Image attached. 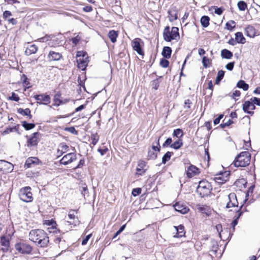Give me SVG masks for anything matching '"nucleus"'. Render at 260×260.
I'll use <instances>...</instances> for the list:
<instances>
[{
    "label": "nucleus",
    "mask_w": 260,
    "mask_h": 260,
    "mask_svg": "<svg viewBox=\"0 0 260 260\" xmlns=\"http://www.w3.org/2000/svg\"><path fill=\"white\" fill-rule=\"evenodd\" d=\"M29 239L41 247H47L49 241L47 234L41 229L31 230L29 234Z\"/></svg>",
    "instance_id": "obj_1"
},
{
    "label": "nucleus",
    "mask_w": 260,
    "mask_h": 260,
    "mask_svg": "<svg viewBox=\"0 0 260 260\" xmlns=\"http://www.w3.org/2000/svg\"><path fill=\"white\" fill-rule=\"evenodd\" d=\"M251 154L247 151L241 152L234 161L236 167H244L248 166L250 162Z\"/></svg>",
    "instance_id": "obj_2"
},
{
    "label": "nucleus",
    "mask_w": 260,
    "mask_h": 260,
    "mask_svg": "<svg viewBox=\"0 0 260 260\" xmlns=\"http://www.w3.org/2000/svg\"><path fill=\"white\" fill-rule=\"evenodd\" d=\"M212 187L210 183L207 180H201L199 182L197 191L202 197L208 196L211 192Z\"/></svg>",
    "instance_id": "obj_3"
},
{
    "label": "nucleus",
    "mask_w": 260,
    "mask_h": 260,
    "mask_svg": "<svg viewBox=\"0 0 260 260\" xmlns=\"http://www.w3.org/2000/svg\"><path fill=\"white\" fill-rule=\"evenodd\" d=\"M30 190V187H25L21 188L19 192V197L20 200L25 202L32 201L33 198Z\"/></svg>",
    "instance_id": "obj_4"
},
{
    "label": "nucleus",
    "mask_w": 260,
    "mask_h": 260,
    "mask_svg": "<svg viewBox=\"0 0 260 260\" xmlns=\"http://www.w3.org/2000/svg\"><path fill=\"white\" fill-rule=\"evenodd\" d=\"M34 98L37 101V104L39 105H47L51 102L50 95L46 94H36L34 96Z\"/></svg>",
    "instance_id": "obj_5"
},
{
    "label": "nucleus",
    "mask_w": 260,
    "mask_h": 260,
    "mask_svg": "<svg viewBox=\"0 0 260 260\" xmlns=\"http://www.w3.org/2000/svg\"><path fill=\"white\" fill-rule=\"evenodd\" d=\"M15 247L16 250L22 254L29 253L32 250L29 245L21 243H16Z\"/></svg>",
    "instance_id": "obj_6"
},
{
    "label": "nucleus",
    "mask_w": 260,
    "mask_h": 260,
    "mask_svg": "<svg viewBox=\"0 0 260 260\" xmlns=\"http://www.w3.org/2000/svg\"><path fill=\"white\" fill-rule=\"evenodd\" d=\"M40 135L38 132L34 133L27 141V146L28 147H35L38 145L39 142V137Z\"/></svg>",
    "instance_id": "obj_7"
},
{
    "label": "nucleus",
    "mask_w": 260,
    "mask_h": 260,
    "mask_svg": "<svg viewBox=\"0 0 260 260\" xmlns=\"http://www.w3.org/2000/svg\"><path fill=\"white\" fill-rule=\"evenodd\" d=\"M76 159V155L74 153H69L65 155L60 160V162L64 165H67Z\"/></svg>",
    "instance_id": "obj_8"
},
{
    "label": "nucleus",
    "mask_w": 260,
    "mask_h": 260,
    "mask_svg": "<svg viewBox=\"0 0 260 260\" xmlns=\"http://www.w3.org/2000/svg\"><path fill=\"white\" fill-rule=\"evenodd\" d=\"M12 164L4 160H0V170L5 172H11L13 170Z\"/></svg>",
    "instance_id": "obj_9"
},
{
    "label": "nucleus",
    "mask_w": 260,
    "mask_h": 260,
    "mask_svg": "<svg viewBox=\"0 0 260 260\" xmlns=\"http://www.w3.org/2000/svg\"><path fill=\"white\" fill-rule=\"evenodd\" d=\"M41 164H42L41 161L37 157H30L26 159L24 167L28 168Z\"/></svg>",
    "instance_id": "obj_10"
},
{
    "label": "nucleus",
    "mask_w": 260,
    "mask_h": 260,
    "mask_svg": "<svg viewBox=\"0 0 260 260\" xmlns=\"http://www.w3.org/2000/svg\"><path fill=\"white\" fill-rule=\"evenodd\" d=\"M174 229L175 232L173 234L174 238H181L185 236V232L183 225L180 224L178 226H174Z\"/></svg>",
    "instance_id": "obj_11"
},
{
    "label": "nucleus",
    "mask_w": 260,
    "mask_h": 260,
    "mask_svg": "<svg viewBox=\"0 0 260 260\" xmlns=\"http://www.w3.org/2000/svg\"><path fill=\"white\" fill-rule=\"evenodd\" d=\"M255 109V106L251 101H247L244 102L243 104V111L248 113L252 115L254 114V112L251 111H249L250 109L251 110H254Z\"/></svg>",
    "instance_id": "obj_12"
},
{
    "label": "nucleus",
    "mask_w": 260,
    "mask_h": 260,
    "mask_svg": "<svg viewBox=\"0 0 260 260\" xmlns=\"http://www.w3.org/2000/svg\"><path fill=\"white\" fill-rule=\"evenodd\" d=\"M199 168L193 165H190L188 168L186 172L187 176L188 178H192L200 173Z\"/></svg>",
    "instance_id": "obj_13"
},
{
    "label": "nucleus",
    "mask_w": 260,
    "mask_h": 260,
    "mask_svg": "<svg viewBox=\"0 0 260 260\" xmlns=\"http://www.w3.org/2000/svg\"><path fill=\"white\" fill-rule=\"evenodd\" d=\"M174 207L176 211L182 214L187 213L189 210V208L186 205L180 203H176L174 205Z\"/></svg>",
    "instance_id": "obj_14"
},
{
    "label": "nucleus",
    "mask_w": 260,
    "mask_h": 260,
    "mask_svg": "<svg viewBox=\"0 0 260 260\" xmlns=\"http://www.w3.org/2000/svg\"><path fill=\"white\" fill-rule=\"evenodd\" d=\"M62 54L60 52L50 50L48 55V58L50 61H58L62 58Z\"/></svg>",
    "instance_id": "obj_15"
},
{
    "label": "nucleus",
    "mask_w": 260,
    "mask_h": 260,
    "mask_svg": "<svg viewBox=\"0 0 260 260\" xmlns=\"http://www.w3.org/2000/svg\"><path fill=\"white\" fill-rule=\"evenodd\" d=\"M79 53L80 52H78L77 54V61L78 62V66L79 68L84 70L87 66V62L84 59V55H83L82 57H81V55L79 54Z\"/></svg>",
    "instance_id": "obj_16"
},
{
    "label": "nucleus",
    "mask_w": 260,
    "mask_h": 260,
    "mask_svg": "<svg viewBox=\"0 0 260 260\" xmlns=\"http://www.w3.org/2000/svg\"><path fill=\"white\" fill-rule=\"evenodd\" d=\"M140 39H136L132 42V46L135 51L139 54L143 55L144 52L140 44Z\"/></svg>",
    "instance_id": "obj_17"
},
{
    "label": "nucleus",
    "mask_w": 260,
    "mask_h": 260,
    "mask_svg": "<svg viewBox=\"0 0 260 260\" xmlns=\"http://www.w3.org/2000/svg\"><path fill=\"white\" fill-rule=\"evenodd\" d=\"M69 147L65 143H60L58 147L57 150V155L58 157L60 156L64 153L66 152L68 150Z\"/></svg>",
    "instance_id": "obj_18"
},
{
    "label": "nucleus",
    "mask_w": 260,
    "mask_h": 260,
    "mask_svg": "<svg viewBox=\"0 0 260 260\" xmlns=\"http://www.w3.org/2000/svg\"><path fill=\"white\" fill-rule=\"evenodd\" d=\"M246 35L250 38H253L255 36V28L251 25H248L245 28Z\"/></svg>",
    "instance_id": "obj_19"
},
{
    "label": "nucleus",
    "mask_w": 260,
    "mask_h": 260,
    "mask_svg": "<svg viewBox=\"0 0 260 260\" xmlns=\"http://www.w3.org/2000/svg\"><path fill=\"white\" fill-rule=\"evenodd\" d=\"M163 37L164 40L167 42H170L171 40H172V38L171 37L172 35L171 31H170L169 26H166L163 32Z\"/></svg>",
    "instance_id": "obj_20"
},
{
    "label": "nucleus",
    "mask_w": 260,
    "mask_h": 260,
    "mask_svg": "<svg viewBox=\"0 0 260 260\" xmlns=\"http://www.w3.org/2000/svg\"><path fill=\"white\" fill-rule=\"evenodd\" d=\"M38 50V47L36 45H31L28 47L25 51V53L26 55H30L32 54L36 53Z\"/></svg>",
    "instance_id": "obj_21"
},
{
    "label": "nucleus",
    "mask_w": 260,
    "mask_h": 260,
    "mask_svg": "<svg viewBox=\"0 0 260 260\" xmlns=\"http://www.w3.org/2000/svg\"><path fill=\"white\" fill-rule=\"evenodd\" d=\"M235 40L238 43L244 44L246 39L241 32H237L235 34Z\"/></svg>",
    "instance_id": "obj_22"
},
{
    "label": "nucleus",
    "mask_w": 260,
    "mask_h": 260,
    "mask_svg": "<svg viewBox=\"0 0 260 260\" xmlns=\"http://www.w3.org/2000/svg\"><path fill=\"white\" fill-rule=\"evenodd\" d=\"M172 53V49L170 47H164L161 52L162 55L166 58H170Z\"/></svg>",
    "instance_id": "obj_23"
},
{
    "label": "nucleus",
    "mask_w": 260,
    "mask_h": 260,
    "mask_svg": "<svg viewBox=\"0 0 260 260\" xmlns=\"http://www.w3.org/2000/svg\"><path fill=\"white\" fill-rule=\"evenodd\" d=\"M233 55V53L228 49H224L221 51V56L223 58L231 59Z\"/></svg>",
    "instance_id": "obj_24"
},
{
    "label": "nucleus",
    "mask_w": 260,
    "mask_h": 260,
    "mask_svg": "<svg viewBox=\"0 0 260 260\" xmlns=\"http://www.w3.org/2000/svg\"><path fill=\"white\" fill-rule=\"evenodd\" d=\"M228 199L229 201L232 203V205H236V206H238V202L237 199V197L235 193H230L228 196Z\"/></svg>",
    "instance_id": "obj_25"
},
{
    "label": "nucleus",
    "mask_w": 260,
    "mask_h": 260,
    "mask_svg": "<svg viewBox=\"0 0 260 260\" xmlns=\"http://www.w3.org/2000/svg\"><path fill=\"white\" fill-rule=\"evenodd\" d=\"M183 145V142L181 139H178L170 145V147L177 150Z\"/></svg>",
    "instance_id": "obj_26"
},
{
    "label": "nucleus",
    "mask_w": 260,
    "mask_h": 260,
    "mask_svg": "<svg viewBox=\"0 0 260 260\" xmlns=\"http://www.w3.org/2000/svg\"><path fill=\"white\" fill-rule=\"evenodd\" d=\"M108 37L112 43H115L118 37V32L114 30H110L108 33Z\"/></svg>",
    "instance_id": "obj_27"
},
{
    "label": "nucleus",
    "mask_w": 260,
    "mask_h": 260,
    "mask_svg": "<svg viewBox=\"0 0 260 260\" xmlns=\"http://www.w3.org/2000/svg\"><path fill=\"white\" fill-rule=\"evenodd\" d=\"M210 18L207 16H203L201 18V23L204 27H207L209 24Z\"/></svg>",
    "instance_id": "obj_28"
},
{
    "label": "nucleus",
    "mask_w": 260,
    "mask_h": 260,
    "mask_svg": "<svg viewBox=\"0 0 260 260\" xmlns=\"http://www.w3.org/2000/svg\"><path fill=\"white\" fill-rule=\"evenodd\" d=\"M18 113L25 116H28L30 118H31L32 116L30 114V110L28 108L23 109L22 108H19L17 109Z\"/></svg>",
    "instance_id": "obj_29"
},
{
    "label": "nucleus",
    "mask_w": 260,
    "mask_h": 260,
    "mask_svg": "<svg viewBox=\"0 0 260 260\" xmlns=\"http://www.w3.org/2000/svg\"><path fill=\"white\" fill-rule=\"evenodd\" d=\"M179 29L177 27H173L171 31L172 40L177 39V38L179 37Z\"/></svg>",
    "instance_id": "obj_30"
},
{
    "label": "nucleus",
    "mask_w": 260,
    "mask_h": 260,
    "mask_svg": "<svg viewBox=\"0 0 260 260\" xmlns=\"http://www.w3.org/2000/svg\"><path fill=\"white\" fill-rule=\"evenodd\" d=\"M237 86L238 88L243 89L244 91H246L248 89L249 85L246 83L243 80H240L237 84Z\"/></svg>",
    "instance_id": "obj_31"
},
{
    "label": "nucleus",
    "mask_w": 260,
    "mask_h": 260,
    "mask_svg": "<svg viewBox=\"0 0 260 260\" xmlns=\"http://www.w3.org/2000/svg\"><path fill=\"white\" fill-rule=\"evenodd\" d=\"M21 80L23 84V86L25 87V90H26V88L30 87L29 82L28 81V79L25 75L23 74L22 75Z\"/></svg>",
    "instance_id": "obj_32"
},
{
    "label": "nucleus",
    "mask_w": 260,
    "mask_h": 260,
    "mask_svg": "<svg viewBox=\"0 0 260 260\" xmlns=\"http://www.w3.org/2000/svg\"><path fill=\"white\" fill-rule=\"evenodd\" d=\"M183 136V131L180 128H177L174 130L173 133V136L174 137H176L178 139H181Z\"/></svg>",
    "instance_id": "obj_33"
},
{
    "label": "nucleus",
    "mask_w": 260,
    "mask_h": 260,
    "mask_svg": "<svg viewBox=\"0 0 260 260\" xmlns=\"http://www.w3.org/2000/svg\"><path fill=\"white\" fill-rule=\"evenodd\" d=\"M22 125L27 131L35 127L34 123H27L25 121L22 122Z\"/></svg>",
    "instance_id": "obj_34"
},
{
    "label": "nucleus",
    "mask_w": 260,
    "mask_h": 260,
    "mask_svg": "<svg viewBox=\"0 0 260 260\" xmlns=\"http://www.w3.org/2000/svg\"><path fill=\"white\" fill-rule=\"evenodd\" d=\"M196 208L199 211L203 213H207V211L209 210V207L205 205H197Z\"/></svg>",
    "instance_id": "obj_35"
},
{
    "label": "nucleus",
    "mask_w": 260,
    "mask_h": 260,
    "mask_svg": "<svg viewBox=\"0 0 260 260\" xmlns=\"http://www.w3.org/2000/svg\"><path fill=\"white\" fill-rule=\"evenodd\" d=\"M237 6L240 11H245L247 8V4L243 1H239L237 4Z\"/></svg>",
    "instance_id": "obj_36"
},
{
    "label": "nucleus",
    "mask_w": 260,
    "mask_h": 260,
    "mask_svg": "<svg viewBox=\"0 0 260 260\" xmlns=\"http://www.w3.org/2000/svg\"><path fill=\"white\" fill-rule=\"evenodd\" d=\"M159 139L160 137L157 139V140L156 141L155 144L154 143H153L152 145V149L154 151H160V145H159Z\"/></svg>",
    "instance_id": "obj_37"
},
{
    "label": "nucleus",
    "mask_w": 260,
    "mask_h": 260,
    "mask_svg": "<svg viewBox=\"0 0 260 260\" xmlns=\"http://www.w3.org/2000/svg\"><path fill=\"white\" fill-rule=\"evenodd\" d=\"M172 152L168 151L162 158V162L165 164L167 161L170 160L172 155Z\"/></svg>",
    "instance_id": "obj_38"
},
{
    "label": "nucleus",
    "mask_w": 260,
    "mask_h": 260,
    "mask_svg": "<svg viewBox=\"0 0 260 260\" xmlns=\"http://www.w3.org/2000/svg\"><path fill=\"white\" fill-rule=\"evenodd\" d=\"M139 168L140 169H143V170H147V167L146 166V162L142 160H139L137 169Z\"/></svg>",
    "instance_id": "obj_39"
},
{
    "label": "nucleus",
    "mask_w": 260,
    "mask_h": 260,
    "mask_svg": "<svg viewBox=\"0 0 260 260\" xmlns=\"http://www.w3.org/2000/svg\"><path fill=\"white\" fill-rule=\"evenodd\" d=\"M235 22L234 20H231L226 23L225 28L229 30H232L235 27V25L232 26V24H235Z\"/></svg>",
    "instance_id": "obj_40"
},
{
    "label": "nucleus",
    "mask_w": 260,
    "mask_h": 260,
    "mask_svg": "<svg viewBox=\"0 0 260 260\" xmlns=\"http://www.w3.org/2000/svg\"><path fill=\"white\" fill-rule=\"evenodd\" d=\"M91 139L92 140L91 144L94 146L99 140V136L96 133L92 134L91 135Z\"/></svg>",
    "instance_id": "obj_41"
},
{
    "label": "nucleus",
    "mask_w": 260,
    "mask_h": 260,
    "mask_svg": "<svg viewBox=\"0 0 260 260\" xmlns=\"http://www.w3.org/2000/svg\"><path fill=\"white\" fill-rule=\"evenodd\" d=\"M211 60L206 56H204L202 59L203 65L204 68H207L209 67V63H211Z\"/></svg>",
    "instance_id": "obj_42"
},
{
    "label": "nucleus",
    "mask_w": 260,
    "mask_h": 260,
    "mask_svg": "<svg viewBox=\"0 0 260 260\" xmlns=\"http://www.w3.org/2000/svg\"><path fill=\"white\" fill-rule=\"evenodd\" d=\"M233 123V121L232 120L229 119L226 121H225V118H224V119L223 120V123H221L220 125V126L222 128H225L226 126H229V125H230Z\"/></svg>",
    "instance_id": "obj_43"
},
{
    "label": "nucleus",
    "mask_w": 260,
    "mask_h": 260,
    "mask_svg": "<svg viewBox=\"0 0 260 260\" xmlns=\"http://www.w3.org/2000/svg\"><path fill=\"white\" fill-rule=\"evenodd\" d=\"M169 17L170 21H173L177 19V15L176 13L169 11Z\"/></svg>",
    "instance_id": "obj_44"
},
{
    "label": "nucleus",
    "mask_w": 260,
    "mask_h": 260,
    "mask_svg": "<svg viewBox=\"0 0 260 260\" xmlns=\"http://www.w3.org/2000/svg\"><path fill=\"white\" fill-rule=\"evenodd\" d=\"M148 157L150 159H155L157 158V153L153 150H149Z\"/></svg>",
    "instance_id": "obj_45"
},
{
    "label": "nucleus",
    "mask_w": 260,
    "mask_h": 260,
    "mask_svg": "<svg viewBox=\"0 0 260 260\" xmlns=\"http://www.w3.org/2000/svg\"><path fill=\"white\" fill-rule=\"evenodd\" d=\"M1 243L2 245L7 247L9 245V240L5 237H2L1 238Z\"/></svg>",
    "instance_id": "obj_46"
},
{
    "label": "nucleus",
    "mask_w": 260,
    "mask_h": 260,
    "mask_svg": "<svg viewBox=\"0 0 260 260\" xmlns=\"http://www.w3.org/2000/svg\"><path fill=\"white\" fill-rule=\"evenodd\" d=\"M191 105H192V102L190 100H185L184 101V108L188 110L190 109Z\"/></svg>",
    "instance_id": "obj_47"
},
{
    "label": "nucleus",
    "mask_w": 260,
    "mask_h": 260,
    "mask_svg": "<svg viewBox=\"0 0 260 260\" xmlns=\"http://www.w3.org/2000/svg\"><path fill=\"white\" fill-rule=\"evenodd\" d=\"M169 61L164 58H162L160 61V65L163 68H167L169 66Z\"/></svg>",
    "instance_id": "obj_48"
},
{
    "label": "nucleus",
    "mask_w": 260,
    "mask_h": 260,
    "mask_svg": "<svg viewBox=\"0 0 260 260\" xmlns=\"http://www.w3.org/2000/svg\"><path fill=\"white\" fill-rule=\"evenodd\" d=\"M251 102L253 104L256 105L258 106H260V99L253 97L251 98L250 99Z\"/></svg>",
    "instance_id": "obj_49"
},
{
    "label": "nucleus",
    "mask_w": 260,
    "mask_h": 260,
    "mask_svg": "<svg viewBox=\"0 0 260 260\" xmlns=\"http://www.w3.org/2000/svg\"><path fill=\"white\" fill-rule=\"evenodd\" d=\"M141 190H142V189L141 188L138 187V188H134L132 191V194L134 197L137 196L138 195H139V194L141 193Z\"/></svg>",
    "instance_id": "obj_50"
},
{
    "label": "nucleus",
    "mask_w": 260,
    "mask_h": 260,
    "mask_svg": "<svg viewBox=\"0 0 260 260\" xmlns=\"http://www.w3.org/2000/svg\"><path fill=\"white\" fill-rule=\"evenodd\" d=\"M254 185H251L248 189L247 192H246V199H245V201H247L248 199V197H249V193H252L253 191V189H254Z\"/></svg>",
    "instance_id": "obj_51"
},
{
    "label": "nucleus",
    "mask_w": 260,
    "mask_h": 260,
    "mask_svg": "<svg viewBox=\"0 0 260 260\" xmlns=\"http://www.w3.org/2000/svg\"><path fill=\"white\" fill-rule=\"evenodd\" d=\"M159 85V82L158 79L154 80L152 81V88L155 90L158 89Z\"/></svg>",
    "instance_id": "obj_52"
},
{
    "label": "nucleus",
    "mask_w": 260,
    "mask_h": 260,
    "mask_svg": "<svg viewBox=\"0 0 260 260\" xmlns=\"http://www.w3.org/2000/svg\"><path fill=\"white\" fill-rule=\"evenodd\" d=\"M172 139L171 138H169L167 139V140L165 141V143L162 144L163 147H166L168 146H170L172 144Z\"/></svg>",
    "instance_id": "obj_53"
},
{
    "label": "nucleus",
    "mask_w": 260,
    "mask_h": 260,
    "mask_svg": "<svg viewBox=\"0 0 260 260\" xmlns=\"http://www.w3.org/2000/svg\"><path fill=\"white\" fill-rule=\"evenodd\" d=\"M75 211L74 210H70L68 213V217L70 220H74L75 219L76 216L75 215Z\"/></svg>",
    "instance_id": "obj_54"
},
{
    "label": "nucleus",
    "mask_w": 260,
    "mask_h": 260,
    "mask_svg": "<svg viewBox=\"0 0 260 260\" xmlns=\"http://www.w3.org/2000/svg\"><path fill=\"white\" fill-rule=\"evenodd\" d=\"M44 223L47 225H52L53 228H54V225L56 224L55 221L52 219L46 220Z\"/></svg>",
    "instance_id": "obj_55"
},
{
    "label": "nucleus",
    "mask_w": 260,
    "mask_h": 260,
    "mask_svg": "<svg viewBox=\"0 0 260 260\" xmlns=\"http://www.w3.org/2000/svg\"><path fill=\"white\" fill-rule=\"evenodd\" d=\"M242 207L243 205H242L240 207V209L237 211V215L234 216V217L236 218V219H239L241 216H242V215L243 214V212L242 211H241Z\"/></svg>",
    "instance_id": "obj_56"
},
{
    "label": "nucleus",
    "mask_w": 260,
    "mask_h": 260,
    "mask_svg": "<svg viewBox=\"0 0 260 260\" xmlns=\"http://www.w3.org/2000/svg\"><path fill=\"white\" fill-rule=\"evenodd\" d=\"M235 62H231L225 66V68L229 71H232L234 67Z\"/></svg>",
    "instance_id": "obj_57"
},
{
    "label": "nucleus",
    "mask_w": 260,
    "mask_h": 260,
    "mask_svg": "<svg viewBox=\"0 0 260 260\" xmlns=\"http://www.w3.org/2000/svg\"><path fill=\"white\" fill-rule=\"evenodd\" d=\"M10 99L16 102H18L20 100L19 97L18 96V95L15 94L14 92H12V95L10 98Z\"/></svg>",
    "instance_id": "obj_58"
},
{
    "label": "nucleus",
    "mask_w": 260,
    "mask_h": 260,
    "mask_svg": "<svg viewBox=\"0 0 260 260\" xmlns=\"http://www.w3.org/2000/svg\"><path fill=\"white\" fill-rule=\"evenodd\" d=\"M91 237V234H89L87 236H86V237L83 239L82 241V245H85L87 244L88 241L89 240V239Z\"/></svg>",
    "instance_id": "obj_59"
},
{
    "label": "nucleus",
    "mask_w": 260,
    "mask_h": 260,
    "mask_svg": "<svg viewBox=\"0 0 260 260\" xmlns=\"http://www.w3.org/2000/svg\"><path fill=\"white\" fill-rule=\"evenodd\" d=\"M12 13L9 11H5L3 13V17L4 19H7L9 16H12Z\"/></svg>",
    "instance_id": "obj_60"
},
{
    "label": "nucleus",
    "mask_w": 260,
    "mask_h": 260,
    "mask_svg": "<svg viewBox=\"0 0 260 260\" xmlns=\"http://www.w3.org/2000/svg\"><path fill=\"white\" fill-rule=\"evenodd\" d=\"M145 171L146 170H143V169H137L136 175H138L137 177H139V175H142L143 174H144Z\"/></svg>",
    "instance_id": "obj_61"
},
{
    "label": "nucleus",
    "mask_w": 260,
    "mask_h": 260,
    "mask_svg": "<svg viewBox=\"0 0 260 260\" xmlns=\"http://www.w3.org/2000/svg\"><path fill=\"white\" fill-rule=\"evenodd\" d=\"M14 132V128L12 127H8L7 128L3 133V135H6L9 134L10 133H12Z\"/></svg>",
    "instance_id": "obj_62"
},
{
    "label": "nucleus",
    "mask_w": 260,
    "mask_h": 260,
    "mask_svg": "<svg viewBox=\"0 0 260 260\" xmlns=\"http://www.w3.org/2000/svg\"><path fill=\"white\" fill-rule=\"evenodd\" d=\"M224 71H223L222 70H220L218 72L217 77L222 79L224 77Z\"/></svg>",
    "instance_id": "obj_63"
},
{
    "label": "nucleus",
    "mask_w": 260,
    "mask_h": 260,
    "mask_svg": "<svg viewBox=\"0 0 260 260\" xmlns=\"http://www.w3.org/2000/svg\"><path fill=\"white\" fill-rule=\"evenodd\" d=\"M67 130L72 134H77V132L74 127H69L67 129Z\"/></svg>",
    "instance_id": "obj_64"
}]
</instances>
